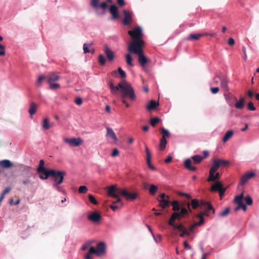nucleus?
I'll list each match as a JSON object with an SVG mask.
<instances>
[{
	"instance_id": "a211bd4d",
	"label": "nucleus",
	"mask_w": 259,
	"mask_h": 259,
	"mask_svg": "<svg viewBox=\"0 0 259 259\" xmlns=\"http://www.w3.org/2000/svg\"><path fill=\"white\" fill-rule=\"evenodd\" d=\"M220 174L216 171H209V177L207 179L208 182H214L220 179Z\"/></svg>"
},
{
	"instance_id": "bf43d9fd",
	"label": "nucleus",
	"mask_w": 259,
	"mask_h": 259,
	"mask_svg": "<svg viewBox=\"0 0 259 259\" xmlns=\"http://www.w3.org/2000/svg\"><path fill=\"white\" fill-rule=\"evenodd\" d=\"M119 155V151L117 149L114 148L113 150L112 153H111V156L112 157H116Z\"/></svg>"
},
{
	"instance_id": "e2e57ef3",
	"label": "nucleus",
	"mask_w": 259,
	"mask_h": 259,
	"mask_svg": "<svg viewBox=\"0 0 259 259\" xmlns=\"http://www.w3.org/2000/svg\"><path fill=\"white\" fill-rule=\"evenodd\" d=\"M210 91L212 94H216L219 92V89L218 87L211 88Z\"/></svg>"
},
{
	"instance_id": "ea45409f",
	"label": "nucleus",
	"mask_w": 259,
	"mask_h": 259,
	"mask_svg": "<svg viewBox=\"0 0 259 259\" xmlns=\"http://www.w3.org/2000/svg\"><path fill=\"white\" fill-rule=\"evenodd\" d=\"M202 34H192L190 35L189 36L188 39H198L201 36H202Z\"/></svg>"
},
{
	"instance_id": "4be33fe9",
	"label": "nucleus",
	"mask_w": 259,
	"mask_h": 259,
	"mask_svg": "<svg viewBox=\"0 0 259 259\" xmlns=\"http://www.w3.org/2000/svg\"><path fill=\"white\" fill-rule=\"evenodd\" d=\"M60 78L58 75L55 73H52L48 76V82L51 83L59 80Z\"/></svg>"
},
{
	"instance_id": "a19ab883",
	"label": "nucleus",
	"mask_w": 259,
	"mask_h": 259,
	"mask_svg": "<svg viewBox=\"0 0 259 259\" xmlns=\"http://www.w3.org/2000/svg\"><path fill=\"white\" fill-rule=\"evenodd\" d=\"M161 133L162 134V137H164L165 138L166 137H169L170 136V134L167 129L164 128H162L161 130Z\"/></svg>"
},
{
	"instance_id": "0eeeda50",
	"label": "nucleus",
	"mask_w": 259,
	"mask_h": 259,
	"mask_svg": "<svg viewBox=\"0 0 259 259\" xmlns=\"http://www.w3.org/2000/svg\"><path fill=\"white\" fill-rule=\"evenodd\" d=\"M123 189L116 185H112L108 187V195L112 197H117L119 195H121Z\"/></svg>"
},
{
	"instance_id": "c85d7f7f",
	"label": "nucleus",
	"mask_w": 259,
	"mask_h": 259,
	"mask_svg": "<svg viewBox=\"0 0 259 259\" xmlns=\"http://www.w3.org/2000/svg\"><path fill=\"white\" fill-rule=\"evenodd\" d=\"M158 103L156 102L154 100H151L149 104L147 106V109L148 110H151L155 108L156 106L158 105Z\"/></svg>"
},
{
	"instance_id": "2eb2a0df",
	"label": "nucleus",
	"mask_w": 259,
	"mask_h": 259,
	"mask_svg": "<svg viewBox=\"0 0 259 259\" xmlns=\"http://www.w3.org/2000/svg\"><path fill=\"white\" fill-rule=\"evenodd\" d=\"M123 13L124 15V18L123 21L124 25H127L132 21V13L128 12L125 10L123 11Z\"/></svg>"
},
{
	"instance_id": "dca6fc26",
	"label": "nucleus",
	"mask_w": 259,
	"mask_h": 259,
	"mask_svg": "<svg viewBox=\"0 0 259 259\" xmlns=\"http://www.w3.org/2000/svg\"><path fill=\"white\" fill-rule=\"evenodd\" d=\"M109 11L112 15V19L113 20L117 19L119 17L118 13V8L115 5H112L109 8Z\"/></svg>"
},
{
	"instance_id": "f257e3e1",
	"label": "nucleus",
	"mask_w": 259,
	"mask_h": 259,
	"mask_svg": "<svg viewBox=\"0 0 259 259\" xmlns=\"http://www.w3.org/2000/svg\"><path fill=\"white\" fill-rule=\"evenodd\" d=\"M129 35L133 38V41L128 47V50L131 53H134L138 55V60L140 64L144 66L149 61L148 59L145 56L142 49V46L144 45V41L142 39V30L141 27H138L133 30L128 31Z\"/></svg>"
},
{
	"instance_id": "20e7f679",
	"label": "nucleus",
	"mask_w": 259,
	"mask_h": 259,
	"mask_svg": "<svg viewBox=\"0 0 259 259\" xmlns=\"http://www.w3.org/2000/svg\"><path fill=\"white\" fill-rule=\"evenodd\" d=\"M50 172V176L52 177L54 181V188L58 191H60V185L63 182L65 172L63 171L56 170L54 169H51Z\"/></svg>"
},
{
	"instance_id": "a18cd8bd",
	"label": "nucleus",
	"mask_w": 259,
	"mask_h": 259,
	"mask_svg": "<svg viewBox=\"0 0 259 259\" xmlns=\"http://www.w3.org/2000/svg\"><path fill=\"white\" fill-rule=\"evenodd\" d=\"M92 44H84L83 45V50L84 53L86 54L89 53L91 51L89 50V47H90Z\"/></svg>"
},
{
	"instance_id": "c03bdc74",
	"label": "nucleus",
	"mask_w": 259,
	"mask_h": 259,
	"mask_svg": "<svg viewBox=\"0 0 259 259\" xmlns=\"http://www.w3.org/2000/svg\"><path fill=\"white\" fill-rule=\"evenodd\" d=\"M99 62L102 65L105 64L106 59L102 54H100L99 56Z\"/></svg>"
},
{
	"instance_id": "69168bd1",
	"label": "nucleus",
	"mask_w": 259,
	"mask_h": 259,
	"mask_svg": "<svg viewBox=\"0 0 259 259\" xmlns=\"http://www.w3.org/2000/svg\"><path fill=\"white\" fill-rule=\"evenodd\" d=\"M75 103L78 105H80L82 103V99L80 97L77 98L75 100Z\"/></svg>"
},
{
	"instance_id": "a878e982",
	"label": "nucleus",
	"mask_w": 259,
	"mask_h": 259,
	"mask_svg": "<svg viewBox=\"0 0 259 259\" xmlns=\"http://www.w3.org/2000/svg\"><path fill=\"white\" fill-rule=\"evenodd\" d=\"M45 161L44 160H40L39 162V165L37 168V172H46V170H48L44 167Z\"/></svg>"
},
{
	"instance_id": "0e129e2a",
	"label": "nucleus",
	"mask_w": 259,
	"mask_h": 259,
	"mask_svg": "<svg viewBox=\"0 0 259 259\" xmlns=\"http://www.w3.org/2000/svg\"><path fill=\"white\" fill-rule=\"evenodd\" d=\"M90 245L91 244L90 243H87L85 244H84V245H82V246L81 247V249L82 250H86L87 249H88L89 247H90Z\"/></svg>"
},
{
	"instance_id": "6e6552de",
	"label": "nucleus",
	"mask_w": 259,
	"mask_h": 259,
	"mask_svg": "<svg viewBox=\"0 0 259 259\" xmlns=\"http://www.w3.org/2000/svg\"><path fill=\"white\" fill-rule=\"evenodd\" d=\"M243 197V193H241L235 197L234 202L238 204V206L235 208L236 211H237L240 208L242 209L244 211L246 210L247 207L242 202Z\"/></svg>"
},
{
	"instance_id": "423d86ee",
	"label": "nucleus",
	"mask_w": 259,
	"mask_h": 259,
	"mask_svg": "<svg viewBox=\"0 0 259 259\" xmlns=\"http://www.w3.org/2000/svg\"><path fill=\"white\" fill-rule=\"evenodd\" d=\"M188 214V210L185 208H181V210L180 212H175L173 213L169 220L168 224H172L173 222L176 220H181L182 218H183L185 215Z\"/></svg>"
},
{
	"instance_id": "f03ea898",
	"label": "nucleus",
	"mask_w": 259,
	"mask_h": 259,
	"mask_svg": "<svg viewBox=\"0 0 259 259\" xmlns=\"http://www.w3.org/2000/svg\"><path fill=\"white\" fill-rule=\"evenodd\" d=\"M109 87L111 93L115 95L120 89L121 92V97H128L131 100H135L136 96L134 89L131 84L125 80H122L117 86H115L113 83H109Z\"/></svg>"
},
{
	"instance_id": "f3484780",
	"label": "nucleus",
	"mask_w": 259,
	"mask_h": 259,
	"mask_svg": "<svg viewBox=\"0 0 259 259\" xmlns=\"http://www.w3.org/2000/svg\"><path fill=\"white\" fill-rule=\"evenodd\" d=\"M104 52L109 61H112L114 59V52L106 46L104 48Z\"/></svg>"
},
{
	"instance_id": "ddd939ff",
	"label": "nucleus",
	"mask_w": 259,
	"mask_h": 259,
	"mask_svg": "<svg viewBox=\"0 0 259 259\" xmlns=\"http://www.w3.org/2000/svg\"><path fill=\"white\" fill-rule=\"evenodd\" d=\"M121 195L124 196L127 200H133L138 197V194L137 193H130L124 189H123L122 192H121Z\"/></svg>"
},
{
	"instance_id": "680f3d73",
	"label": "nucleus",
	"mask_w": 259,
	"mask_h": 259,
	"mask_svg": "<svg viewBox=\"0 0 259 259\" xmlns=\"http://www.w3.org/2000/svg\"><path fill=\"white\" fill-rule=\"evenodd\" d=\"M186 235H190V232L187 231V229H185V231L181 232V233L180 234V236L181 237H183Z\"/></svg>"
},
{
	"instance_id": "e433bc0d",
	"label": "nucleus",
	"mask_w": 259,
	"mask_h": 259,
	"mask_svg": "<svg viewBox=\"0 0 259 259\" xmlns=\"http://www.w3.org/2000/svg\"><path fill=\"white\" fill-rule=\"evenodd\" d=\"M158 190V187L154 184H151L149 188V192L151 195H154Z\"/></svg>"
},
{
	"instance_id": "412c9836",
	"label": "nucleus",
	"mask_w": 259,
	"mask_h": 259,
	"mask_svg": "<svg viewBox=\"0 0 259 259\" xmlns=\"http://www.w3.org/2000/svg\"><path fill=\"white\" fill-rule=\"evenodd\" d=\"M203 215L208 216V213L207 212H202L199 214H198L196 217L200 219V221L198 223H196L198 226H200L202 225L204 223V218L203 217Z\"/></svg>"
},
{
	"instance_id": "7c9ffc66",
	"label": "nucleus",
	"mask_w": 259,
	"mask_h": 259,
	"mask_svg": "<svg viewBox=\"0 0 259 259\" xmlns=\"http://www.w3.org/2000/svg\"><path fill=\"white\" fill-rule=\"evenodd\" d=\"M100 0H91L90 5L95 9H98L100 8Z\"/></svg>"
},
{
	"instance_id": "2f4dec72",
	"label": "nucleus",
	"mask_w": 259,
	"mask_h": 259,
	"mask_svg": "<svg viewBox=\"0 0 259 259\" xmlns=\"http://www.w3.org/2000/svg\"><path fill=\"white\" fill-rule=\"evenodd\" d=\"M221 85L223 90L225 91L228 90V81L226 78L221 79Z\"/></svg>"
},
{
	"instance_id": "49530a36",
	"label": "nucleus",
	"mask_w": 259,
	"mask_h": 259,
	"mask_svg": "<svg viewBox=\"0 0 259 259\" xmlns=\"http://www.w3.org/2000/svg\"><path fill=\"white\" fill-rule=\"evenodd\" d=\"M49 84L50 85V88L52 90H55L60 87L59 84L57 83H53V82L49 83Z\"/></svg>"
},
{
	"instance_id": "9d476101",
	"label": "nucleus",
	"mask_w": 259,
	"mask_h": 259,
	"mask_svg": "<svg viewBox=\"0 0 259 259\" xmlns=\"http://www.w3.org/2000/svg\"><path fill=\"white\" fill-rule=\"evenodd\" d=\"M168 198L169 196H166L164 193L161 194L158 198V201L160 202L159 206L163 208L168 206L170 203Z\"/></svg>"
},
{
	"instance_id": "b1692460",
	"label": "nucleus",
	"mask_w": 259,
	"mask_h": 259,
	"mask_svg": "<svg viewBox=\"0 0 259 259\" xmlns=\"http://www.w3.org/2000/svg\"><path fill=\"white\" fill-rule=\"evenodd\" d=\"M51 169L46 170V172H38L39 174V178L42 180H47L50 176Z\"/></svg>"
},
{
	"instance_id": "09e8293b",
	"label": "nucleus",
	"mask_w": 259,
	"mask_h": 259,
	"mask_svg": "<svg viewBox=\"0 0 259 259\" xmlns=\"http://www.w3.org/2000/svg\"><path fill=\"white\" fill-rule=\"evenodd\" d=\"M205 211H204V212H208L209 210H212V212L213 213H214V210L213 209V207H212V206L209 204V203H207L206 204V205L205 206ZM209 214V213H208Z\"/></svg>"
},
{
	"instance_id": "774afa93",
	"label": "nucleus",
	"mask_w": 259,
	"mask_h": 259,
	"mask_svg": "<svg viewBox=\"0 0 259 259\" xmlns=\"http://www.w3.org/2000/svg\"><path fill=\"white\" fill-rule=\"evenodd\" d=\"M228 44L230 46H233L235 44V41L233 38L230 37L228 39Z\"/></svg>"
},
{
	"instance_id": "338daca9",
	"label": "nucleus",
	"mask_w": 259,
	"mask_h": 259,
	"mask_svg": "<svg viewBox=\"0 0 259 259\" xmlns=\"http://www.w3.org/2000/svg\"><path fill=\"white\" fill-rule=\"evenodd\" d=\"M197 226H198L197 225V224H196V223H194L193 224H192V225L190 227V228H189V232H190H190H193V231L194 229L196 227H197Z\"/></svg>"
},
{
	"instance_id": "5701e85b",
	"label": "nucleus",
	"mask_w": 259,
	"mask_h": 259,
	"mask_svg": "<svg viewBox=\"0 0 259 259\" xmlns=\"http://www.w3.org/2000/svg\"><path fill=\"white\" fill-rule=\"evenodd\" d=\"M245 99L243 97L240 98L238 101L235 104V107L238 109H241L244 106Z\"/></svg>"
},
{
	"instance_id": "39448f33",
	"label": "nucleus",
	"mask_w": 259,
	"mask_h": 259,
	"mask_svg": "<svg viewBox=\"0 0 259 259\" xmlns=\"http://www.w3.org/2000/svg\"><path fill=\"white\" fill-rule=\"evenodd\" d=\"M63 141L69 146L73 147H79L83 143V140L80 137L64 138Z\"/></svg>"
},
{
	"instance_id": "bb28decb",
	"label": "nucleus",
	"mask_w": 259,
	"mask_h": 259,
	"mask_svg": "<svg viewBox=\"0 0 259 259\" xmlns=\"http://www.w3.org/2000/svg\"><path fill=\"white\" fill-rule=\"evenodd\" d=\"M169 225L172 226L175 229H177L178 230L181 232L185 231V230L186 229L182 224L177 225L175 224V222H173L172 224H169Z\"/></svg>"
},
{
	"instance_id": "de8ad7c7",
	"label": "nucleus",
	"mask_w": 259,
	"mask_h": 259,
	"mask_svg": "<svg viewBox=\"0 0 259 259\" xmlns=\"http://www.w3.org/2000/svg\"><path fill=\"white\" fill-rule=\"evenodd\" d=\"M160 120V119L158 117H155L153 118H152L150 120V124L153 126H154Z\"/></svg>"
},
{
	"instance_id": "c756f323",
	"label": "nucleus",
	"mask_w": 259,
	"mask_h": 259,
	"mask_svg": "<svg viewBox=\"0 0 259 259\" xmlns=\"http://www.w3.org/2000/svg\"><path fill=\"white\" fill-rule=\"evenodd\" d=\"M220 165L217 160H214L212 162V165L210 169V171H217L219 168Z\"/></svg>"
},
{
	"instance_id": "5fc2aeb1",
	"label": "nucleus",
	"mask_w": 259,
	"mask_h": 259,
	"mask_svg": "<svg viewBox=\"0 0 259 259\" xmlns=\"http://www.w3.org/2000/svg\"><path fill=\"white\" fill-rule=\"evenodd\" d=\"M247 108L248 110L251 111L255 110V108L254 107V106H253V104L251 102H250L248 103Z\"/></svg>"
},
{
	"instance_id": "4d7b16f0",
	"label": "nucleus",
	"mask_w": 259,
	"mask_h": 259,
	"mask_svg": "<svg viewBox=\"0 0 259 259\" xmlns=\"http://www.w3.org/2000/svg\"><path fill=\"white\" fill-rule=\"evenodd\" d=\"M118 71L119 74H120L121 77H122V78L125 77L126 73L120 67H119L118 68Z\"/></svg>"
},
{
	"instance_id": "052dcab7",
	"label": "nucleus",
	"mask_w": 259,
	"mask_h": 259,
	"mask_svg": "<svg viewBox=\"0 0 259 259\" xmlns=\"http://www.w3.org/2000/svg\"><path fill=\"white\" fill-rule=\"evenodd\" d=\"M107 8V2H104L100 4V8L103 10H105Z\"/></svg>"
},
{
	"instance_id": "f8f14e48",
	"label": "nucleus",
	"mask_w": 259,
	"mask_h": 259,
	"mask_svg": "<svg viewBox=\"0 0 259 259\" xmlns=\"http://www.w3.org/2000/svg\"><path fill=\"white\" fill-rule=\"evenodd\" d=\"M54 125V123L50 121V118L48 117H45L43 118L41 127L43 131H48L52 128Z\"/></svg>"
},
{
	"instance_id": "13d9d810",
	"label": "nucleus",
	"mask_w": 259,
	"mask_h": 259,
	"mask_svg": "<svg viewBox=\"0 0 259 259\" xmlns=\"http://www.w3.org/2000/svg\"><path fill=\"white\" fill-rule=\"evenodd\" d=\"M114 198H116V199L115 201L113 202V203H120V206H122L123 205V203L121 201V199L119 196Z\"/></svg>"
},
{
	"instance_id": "72a5a7b5",
	"label": "nucleus",
	"mask_w": 259,
	"mask_h": 259,
	"mask_svg": "<svg viewBox=\"0 0 259 259\" xmlns=\"http://www.w3.org/2000/svg\"><path fill=\"white\" fill-rule=\"evenodd\" d=\"M125 59L127 65L131 66H134V64L133 63V59L131 55L130 54H127L125 55Z\"/></svg>"
},
{
	"instance_id": "4468645a",
	"label": "nucleus",
	"mask_w": 259,
	"mask_h": 259,
	"mask_svg": "<svg viewBox=\"0 0 259 259\" xmlns=\"http://www.w3.org/2000/svg\"><path fill=\"white\" fill-rule=\"evenodd\" d=\"M106 136L107 138L111 139L113 140L114 142H117L118 141V139L117 137L116 136L115 133L113 131V130L109 127H106Z\"/></svg>"
},
{
	"instance_id": "7ed1b4c3",
	"label": "nucleus",
	"mask_w": 259,
	"mask_h": 259,
	"mask_svg": "<svg viewBox=\"0 0 259 259\" xmlns=\"http://www.w3.org/2000/svg\"><path fill=\"white\" fill-rule=\"evenodd\" d=\"M106 246L104 242H101L97 244L96 247L91 246L89 251L84 255L85 259H93V254H95L98 256H101L106 253Z\"/></svg>"
},
{
	"instance_id": "1a4fd4ad",
	"label": "nucleus",
	"mask_w": 259,
	"mask_h": 259,
	"mask_svg": "<svg viewBox=\"0 0 259 259\" xmlns=\"http://www.w3.org/2000/svg\"><path fill=\"white\" fill-rule=\"evenodd\" d=\"M256 176L255 172L253 170H250L245 173L241 178L240 184L242 185L246 183L250 179Z\"/></svg>"
},
{
	"instance_id": "58836bf2",
	"label": "nucleus",
	"mask_w": 259,
	"mask_h": 259,
	"mask_svg": "<svg viewBox=\"0 0 259 259\" xmlns=\"http://www.w3.org/2000/svg\"><path fill=\"white\" fill-rule=\"evenodd\" d=\"M192 159L195 163H199L203 159V157L200 155H196L192 157Z\"/></svg>"
},
{
	"instance_id": "f704fd0d",
	"label": "nucleus",
	"mask_w": 259,
	"mask_h": 259,
	"mask_svg": "<svg viewBox=\"0 0 259 259\" xmlns=\"http://www.w3.org/2000/svg\"><path fill=\"white\" fill-rule=\"evenodd\" d=\"M172 206V210L175 211L179 210L181 209L180 205L178 201H174L171 203Z\"/></svg>"
},
{
	"instance_id": "8fccbe9b",
	"label": "nucleus",
	"mask_w": 259,
	"mask_h": 259,
	"mask_svg": "<svg viewBox=\"0 0 259 259\" xmlns=\"http://www.w3.org/2000/svg\"><path fill=\"white\" fill-rule=\"evenodd\" d=\"M245 200L246 204L248 205H251L252 204V200L250 196H247L245 198Z\"/></svg>"
},
{
	"instance_id": "aec40b11",
	"label": "nucleus",
	"mask_w": 259,
	"mask_h": 259,
	"mask_svg": "<svg viewBox=\"0 0 259 259\" xmlns=\"http://www.w3.org/2000/svg\"><path fill=\"white\" fill-rule=\"evenodd\" d=\"M0 164V165L5 168H11L13 166L12 162L8 159L1 160Z\"/></svg>"
},
{
	"instance_id": "864d4df0",
	"label": "nucleus",
	"mask_w": 259,
	"mask_h": 259,
	"mask_svg": "<svg viewBox=\"0 0 259 259\" xmlns=\"http://www.w3.org/2000/svg\"><path fill=\"white\" fill-rule=\"evenodd\" d=\"M192 205L193 208L195 209L199 206V202L196 199H193L192 201Z\"/></svg>"
},
{
	"instance_id": "cd10ccee",
	"label": "nucleus",
	"mask_w": 259,
	"mask_h": 259,
	"mask_svg": "<svg viewBox=\"0 0 259 259\" xmlns=\"http://www.w3.org/2000/svg\"><path fill=\"white\" fill-rule=\"evenodd\" d=\"M185 165L186 167L190 170H196V167L191 166V161L189 159H187L185 161Z\"/></svg>"
},
{
	"instance_id": "6e6d98bb",
	"label": "nucleus",
	"mask_w": 259,
	"mask_h": 259,
	"mask_svg": "<svg viewBox=\"0 0 259 259\" xmlns=\"http://www.w3.org/2000/svg\"><path fill=\"white\" fill-rule=\"evenodd\" d=\"M46 78V77L45 76L41 75L38 77L37 80V83L39 86H40L41 85V82L42 80Z\"/></svg>"
},
{
	"instance_id": "6ab92c4d",
	"label": "nucleus",
	"mask_w": 259,
	"mask_h": 259,
	"mask_svg": "<svg viewBox=\"0 0 259 259\" xmlns=\"http://www.w3.org/2000/svg\"><path fill=\"white\" fill-rule=\"evenodd\" d=\"M37 108L38 105L35 102L31 103L28 110V112L31 118H32L34 114L36 113Z\"/></svg>"
},
{
	"instance_id": "393cba45",
	"label": "nucleus",
	"mask_w": 259,
	"mask_h": 259,
	"mask_svg": "<svg viewBox=\"0 0 259 259\" xmlns=\"http://www.w3.org/2000/svg\"><path fill=\"white\" fill-rule=\"evenodd\" d=\"M223 187L221 183L219 181H217L214 185L211 186V190L213 191H219L221 189H223Z\"/></svg>"
},
{
	"instance_id": "473e14b6",
	"label": "nucleus",
	"mask_w": 259,
	"mask_h": 259,
	"mask_svg": "<svg viewBox=\"0 0 259 259\" xmlns=\"http://www.w3.org/2000/svg\"><path fill=\"white\" fill-rule=\"evenodd\" d=\"M233 135V132L232 131H228L225 135L223 141L224 142H227L230 138L232 137Z\"/></svg>"
},
{
	"instance_id": "603ef678",
	"label": "nucleus",
	"mask_w": 259,
	"mask_h": 259,
	"mask_svg": "<svg viewBox=\"0 0 259 259\" xmlns=\"http://www.w3.org/2000/svg\"><path fill=\"white\" fill-rule=\"evenodd\" d=\"M89 199L90 201L92 203H93L94 204H98V202L97 201V200H96L95 197L92 195L90 194V195H89Z\"/></svg>"
},
{
	"instance_id": "c9c22d12",
	"label": "nucleus",
	"mask_w": 259,
	"mask_h": 259,
	"mask_svg": "<svg viewBox=\"0 0 259 259\" xmlns=\"http://www.w3.org/2000/svg\"><path fill=\"white\" fill-rule=\"evenodd\" d=\"M167 142L166 140V139L164 137H162L161 140H160V143L159 145V149L161 150H163L166 146Z\"/></svg>"
},
{
	"instance_id": "3c124183",
	"label": "nucleus",
	"mask_w": 259,
	"mask_h": 259,
	"mask_svg": "<svg viewBox=\"0 0 259 259\" xmlns=\"http://www.w3.org/2000/svg\"><path fill=\"white\" fill-rule=\"evenodd\" d=\"M217 160L220 166L221 165H228L229 164V162L228 161L224 159H217Z\"/></svg>"
},
{
	"instance_id": "79ce46f5",
	"label": "nucleus",
	"mask_w": 259,
	"mask_h": 259,
	"mask_svg": "<svg viewBox=\"0 0 259 259\" xmlns=\"http://www.w3.org/2000/svg\"><path fill=\"white\" fill-rule=\"evenodd\" d=\"M230 212V209L229 207L226 208L224 210L220 213V216L221 217H224L227 215Z\"/></svg>"
},
{
	"instance_id": "9b49d317",
	"label": "nucleus",
	"mask_w": 259,
	"mask_h": 259,
	"mask_svg": "<svg viewBox=\"0 0 259 259\" xmlns=\"http://www.w3.org/2000/svg\"><path fill=\"white\" fill-rule=\"evenodd\" d=\"M88 219L94 223H98L102 219V215L97 211L91 212L88 217Z\"/></svg>"
},
{
	"instance_id": "4c0bfd02",
	"label": "nucleus",
	"mask_w": 259,
	"mask_h": 259,
	"mask_svg": "<svg viewBox=\"0 0 259 259\" xmlns=\"http://www.w3.org/2000/svg\"><path fill=\"white\" fill-rule=\"evenodd\" d=\"M151 155H150L149 156H146V160H147V164L148 165V167L150 169H151L152 170H155L156 169L155 167L151 163Z\"/></svg>"
},
{
	"instance_id": "37998d69",
	"label": "nucleus",
	"mask_w": 259,
	"mask_h": 259,
	"mask_svg": "<svg viewBox=\"0 0 259 259\" xmlns=\"http://www.w3.org/2000/svg\"><path fill=\"white\" fill-rule=\"evenodd\" d=\"M88 190V188L85 186H81L78 188V192L79 193H85Z\"/></svg>"
}]
</instances>
